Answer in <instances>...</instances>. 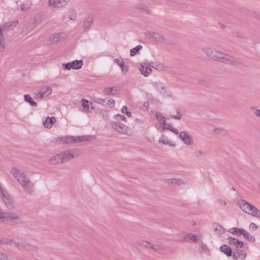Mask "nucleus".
Wrapping results in <instances>:
<instances>
[{
  "label": "nucleus",
  "mask_w": 260,
  "mask_h": 260,
  "mask_svg": "<svg viewBox=\"0 0 260 260\" xmlns=\"http://www.w3.org/2000/svg\"><path fill=\"white\" fill-rule=\"evenodd\" d=\"M49 162L52 165H56L63 163V160H62L61 153L51 157L49 159Z\"/></svg>",
  "instance_id": "a211bd4d"
},
{
  "label": "nucleus",
  "mask_w": 260,
  "mask_h": 260,
  "mask_svg": "<svg viewBox=\"0 0 260 260\" xmlns=\"http://www.w3.org/2000/svg\"><path fill=\"white\" fill-rule=\"evenodd\" d=\"M243 236L245 239L248 241L253 242L255 240V238L245 230L244 231Z\"/></svg>",
  "instance_id": "c9c22d12"
},
{
  "label": "nucleus",
  "mask_w": 260,
  "mask_h": 260,
  "mask_svg": "<svg viewBox=\"0 0 260 260\" xmlns=\"http://www.w3.org/2000/svg\"><path fill=\"white\" fill-rule=\"evenodd\" d=\"M150 248H151L152 249H153V250L155 251H157L158 250H159L160 249V248L157 246V245H154L153 244H151V246H150Z\"/></svg>",
  "instance_id": "864d4df0"
},
{
  "label": "nucleus",
  "mask_w": 260,
  "mask_h": 260,
  "mask_svg": "<svg viewBox=\"0 0 260 260\" xmlns=\"http://www.w3.org/2000/svg\"><path fill=\"white\" fill-rule=\"evenodd\" d=\"M177 114H178V115H171V117L173 119H177V120L180 119L181 115L180 114V112H177Z\"/></svg>",
  "instance_id": "052dcab7"
},
{
  "label": "nucleus",
  "mask_w": 260,
  "mask_h": 260,
  "mask_svg": "<svg viewBox=\"0 0 260 260\" xmlns=\"http://www.w3.org/2000/svg\"><path fill=\"white\" fill-rule=\"evenodd\" d=\"M206 154V151L201 149L196 150L194 153V156L198 159H201L202 157Z\"/></svg>",
  "instance_id": "f704fd0d"
},
{
  "label": "nucleus",
  "mask_w": 260,
  "mask_h": 260,
  "mask_svg": "<svg viewBox=\"0 0 260 260\" xmlns=\"http://www.w3.org/2000/svg\"><path fill=\"white\" fill-rule=\"evenodd\" d=\"M45 96L44 94L39 91V92L38 93H36V98L42 99Z\"/></svg>",
  "instance_id": "680f3d73"
},
{
  "label": "nucleus",
  "mask_w": 260,
  "mask_h": 260,
  "mask_svg": "<svg viewBox=\"0 0 260 260\" xmlns=\"http://www.w3.org/2000/svg\"><path fill=\"white\" fill-rule=\"evenodd\" d=\"M127 109V107L126 106H124L121 109V111L122 113L126 114L128 117H130L132 116V113L129 111H128Z\"/></svg>",
  "instance_id": "c03bdc74"
},
{
  "label": "nucleus",
  "mask_w": 260,
  "mask_h": 260,
  "mask_svg": "<svg viewBox=\"0 0 260 260\" xmlns=\"http://www.w3.org/2000/svg\"><path fill=\"white\" fill-rule=\"evenodd\" d=\"M4 37L3 35L2 34V30L0 27V52H1L4 48V44L3 43Z\"/></svg>",
  "instance_id": "a19ab883"
},
{
  "label": "nucleus",
  "mask_w": 260,
  "mask_h": 260,
  "mask_svg": "<svg viewBox=\"0 0 260 260\" xmlns=\"http://www.w3.org/2000/svg\"><path fill=\"white\" fill-rule=\"evenodd\" d=\"M159 143H162L164 144H169L171 146L174 147L175 146V144L170 143L169 141L165 138L164 135H162L161 137H160L159 140Z\"/></svg>",
  "instance_id": "4c0bfd02"
},
{
  "label": "nucleus",
  "mask_w": 260,
  "mask_h": 260,
  "mask_svg": "<svg viewBox=\"0 0 260 260\" xmlns=\"http://www.w3.org/2000/svg\"><path fill=\"white\" fill-rule=\"evenodd\" d=\"M93 18L91 16L87 17L84 21L83 27L85 30H87L90 28V26L92 23Z\"/></svg>",
  "instance_id": "cd10ccee"
},
{
  "label": "nucleus",
  "mask_w": 260,
  "mask_h": 260,
  "mask_svg": "<svg viewBox=\"0 0 260 260\" xmlns=\"http://www.w3.org/2000/svg\"><path fill=\"white\" fill-rule=\"evenodd\" d=\"M9 242V239L7 238H2L0 240V244H8Z\"/></svg>",
  "instance_id": "6e6d98bb"
},
{
  "label": "nucleus",
  "mask_w": 260,
  "mask_h": 260,
  "mask_svg": "<svg viewBox=\"0 0 260 260\" xmlns=\"http://www.w3.org/2000/svg\"><path fill=\"white\" fill-rule=\"evenodd\" d=\"M83 61L81 60H75L71 62L62 64L63 70H70L71 69L78 70L82 68Z\"/></svg>",
  "instance_id": "39448f33"
},
{
  "label": "nucleus",
  "mask_w": 260,
  "mask_h": 260,
  "mask_svg": "<svg viewBox=\"0 0 260 260\" xmlns=\"http://www.w3.org/2000/svg\"><path fill=\"white\" fill-rule=\"evenodd\" d=\"M141 74L144 75L145 77H147L152 72V69L150 67H148L147 65L144 64L141 65L140 69Z\"/></svg>",
  "instance_id": "aec40b11"
},
{
  "label": "nucleus",
  "mask_w": 260,
  "mask_h": 260,
  "mask_svg": "<svg viewBox=\"0 0 260 260\" xmlns=\"http://www.w3.org/2000/svg\"><path fill=\"white\" fill-rule=\"evenodd\" d=\"M137 9L145 14H150L151 12V10L148 7L143 4L137 5Z\"/></svg>",
  "instance_id": "c85d7f7f"
},
{
  "label": "nucleus",
  "mask_w": 260,
  "mask_h": 260,
  "mask_svg": "<svg viewBox=\"0 0 260 260\" xmlns=\"http://www.w3.org/2000/svg\"><path fill=\"white\" fill-rule=\"evenodd\" d=\"M5 222L12 225H15L21 223L22 220L17 213L6 212L4 220L2 221V222Z\"/></svg>",
  "instance_id": "f03ea898"
},
{
  "label": "nucleus",
  "mask_w": 260,
  "mask_h": 260,
  "mask_svg": "<svg viewBox=\"0 0 260 260\" xmlns=\"http://www.w3.org/2000/svg\"><path fill=\"white\" fill-rule=\"evenodd\" d=\"M93 102L99 104H103V99L95 97L93 99Z\"/></svg>",
  "instance_id": "09e8293b"
},
{
  "label": "nucleus",
  "mask_w": 260,
  "mask_h": 260,
  "mask_svg": "<svg viewBox=\"0 0 260 260\" xmlns=\"http://www.w3.org/2000/svg\"><path fill=\"white\" fill-rule=\"evenodd\" d=\"M212 228L215 232L219 233H223L224 231L222 225L216 222L212 224Z\"/></svg>",
  "instance_id": "72a5a7b5"
},
{
  "label": "nucleus",
  "mask_w": 260,
  "mask_h": 260,
  "mask_svg": "<svg viewBox=\"0 0 260 260\" xmlns=\"http://www.w3.org/2000/svg\"><path fill=\"white\" fill-rule=\"evenodd\" d=\"M145 36L149 39H152L154 40L162 42L165 41L164 36L159 33L148 31L145 32Z\"/></svg>",
  "instance_id": "1a4fd4ad"
},
{
  "label": "nucleus",
  "mask_w": 260,
  "mask_h": 260,
  "mask_svg": "<svg viewBox=\"0 0 260 260\" xmlns=\"http://www.w3.org/2000/svg\"><path fill=\"white\" fill-rule=\"evenodd\" d=\"M224 63L230 64H237L238 63V60L233 56L229 55L224 54L222 52V55L220 56V59L218 60Z\"/></svg>",
  "instance_id": "0eeeda50"
},
{
  "label": "nucleus",
  "mask_w": 260,
  "mask_h": 260,
  "mask_svg": "<svg viewBox=\"0 0 260 260\" xmlns=\"http://www.w3.org/2000/svg\"><path fill=\"white\" fill-rule=\"evenodd\" d=\"M213 131L217 135L225 136L228 134L227 131L221 127L215 128Z\"/></svg>",
  "instance_id": "473e14b6"
},
{
  "label": "nucleus",
  "mask_w": 260,
  "mask_h": 260,
  "mask_svg": "<svg viewBox=\"0 0 260 260\" xmlns=\"http://www.w3.org/2000/svg\"><path fill=\"white\" fill-rule=\"evenodd\" d=\"M156 119L159 121L162 120V122L161 123V125L167 124L166 118L161 114V113L157 112L156 113Z\"/></svg>",
  "instance_id": "ea45409f"
},
{
  "label": "nucleus",
  "mask_w": 260,
  "mask_h": 260,
  "mask_svg": "<svg viewBox=\"0 0 260 260\" xmlns=\"http://www.w3.org/2000/svg\"><path fill=\"white\" fill-rule=\"evenodd\" d=\"M184 240L187 242L192 241L193 242L197 243L199 242L200 240L198 238L197 235L190 233L184 237Z\"/></svg>",
  "instance_id": "b1692460"
},
{
  "label": "nucleus",
  "mask_w": 260,
  "mask_h": 260,
  "mask_svg": "<svg viewBox=\"0 0 260 260\" xmlns=\"http://www.w3.org/2000/svg\"><path fill=\"white\" fill-rule=\"evenodd\" d=\"M161 128L164 130L168 129L169 131H171V129L172 128L173 126L171 124H167L166 125H161Z\"/></svg>",
  "instance_id": "de8ad7c7"
},
{
  "label": "nucleus",
  "mask_w": 260,
  "mask_h": 260,
  "mask_svg": "<svg viewBox=\"0 0 260 260\" xmlns=\"http://www.w3.org/2000/svg\"><path fill=\"white\" fill-rule=\"evenodd\" d=\"M168 185L170 186H179L186 184L187 182L180 178H173L168 180Z\"/></svg>",
  "instance_id": "f3484780"
},
{
  "label": "nucleus",
  "mask_w": 260,
  "mask_h": 260,
  "mask_svg": "<svg viewBox=\"0 0 260 260\" xmlns=\"http://www.w3.org/2000/svg\"><path fill=\"white\" fill-rule=\"evenodd\" d=\"M61 155L63 162H66L75 157V152L73 150H69L61 152Z\"/></svg>",
  "instance_id": "f8f14e48"
},
{
  "label": "nucleus",
  "mask_w": 260,
  "mask_h": 260,
  "mask_svg": "<svg viewBox=\"0 0 260 260\" xmlns=\"http://www.w3.org/2000/svg\"><path fill=\"white\" fill-rule=\"evenodd\" d=\"M179 138L184 144L187 145H192L193 140L189 134L186 131H182L179 134Z\"/></svg>",
  "instance_id": "9b49d317"
},
{
  "label": "nucleus",
  "mask_w": 260,
  "mask_h": 260,
  "mask_svg": "<svg viewBox=\"0 0 260 260\" xmlns=\"http://www.w3.org/2000/svg\"><path fill=\"white\" fill-rule=\"evenodd\" d=\"M6 212H3L2 209L0 208V222H2L4 220V217Z\"/></svg>",
  "instance_id": "5fc2aeb1"
},
{
  "label": "nucleus",
  "mask_w": 260,
  "mask_h": 260,
  "mask_svg": "<svg viewBox=\"0 0 260 260\" xmlns=\"http://www.w3.org/2000/svg\"><path fill=\"white\" fill-rule=\"evenodd\" d=\"M220 251L226 254L228 256H233V252L232 248L226 245H223L220 247Z\"/></svg>",
  "instance_id": "4be33fe9"
},
{
  "label": "nucleus",
  "mask_w": 260,
  "mask_h": 260,
  "mask_svg": "<svg viewBox=\"0 0 260 260\" xmlns=\"http://www.w3.org/2000/svg\"><path fill=\"white\" fill-rule=\"evenodd\" d=\"M20 184L23 187L25 192H27L30 194H32L34 191V184L29 178L21 181Z\"/></svg>",
  "instance_id": "6e6552de"
},
{
  "label": "nucleus",
  "mask_w": 260,
  "mask_h": 260,
  "mask_svg": "<svg viewBox=\"0 0 260 260\" xmlns=\"http://www.w3.org/2000/svg\"><path fill=\"white\" fill-rule=\"evenodd\" d=\"M11 173L19 184L28 178L22 171L15 167L12 168Z\"/></svg>",
  "instance_id": "423d86ee"
},
{
  "label": "nucleus",
  "mask_w": 260,
  "mask_h": 260,
  "mask_svg": "<svg viewBox=\"0 0 260 260\" xmlns=\"http://www.w3.org/2000/svg\"><path fill=\"white\" fill-rule=\"evenodd\" d=\"M18 23V21H10L6 23L3 26V30H11Z\"/></svg>",
  "instance_id": "bb28decb"
},
{
  "label": "nucleus",
  "mask_w": 260,
  "mask_h": 260,
  "mask_svg": "<svg viewBox=\"0 0 260 260\" xmlns=\"http://www.w3.org/2000/svg\"><path fill=\"white\" fill-rule=\"evenodd\" d=\"M258 229V226L253 222H252L249 225V229L251 230L256 231Z\"/></svg>",
  "instance_id": "8fccbe9b"
},
{
  "label": "nucleus",
  "mask_w": 260,
  "mask_h": 260,
  "mask_svg": "<svg viewBox=\"0 0 260 260\" xmlns=\"http://www.w3.org/2000/svg\"><path fill=\"white\" fill-rule=\"evenodd\" d=\"M40 91L45 96L50 95L52 92L51 87L48 86H43L41 88Z\"/></svg>",
  "instance_id": "7c9ffc66"
},
{
  "label": "nucleus",
  "mask_w": 260,
  "mask_h": 260,
  "mask_svg": "<svg viewBox=\"0 0 260 260\" xmlns=\"http://www.w3.org/2000/svg\"><path fill=\"white\" fill-rule=\"evenodd\" d=\"M30 7V5L28 4H23L21 5V10L23 11L27 10Z\"/></svg>",
  "instance_id": "3c124183"
},
{
  "label": "nucleus",
  "mask_w": 260,
  "mask_h": 260,
  "mask_svg": "<svg viewBox=\"0 0 260 260\" xmlns=\"http://www.w3.org/2000/svg\"><path fill=\"white\" fill-rule=\"evenodd\" d=\"M145 64L147 65L148 67H151L153 68H155L157 69V68L155 67L154 62H145Z\"/></svg>",
  "instance_id": "4d7b16f0"
},
{
  "label": "nucleus",
  "mask_w": 260,
  "mask_h": 260,
  "mask_svg": "<svg viewBox=\"0 0 260 260\" xmlns=\"http://www.w3.org/2000/svg\"><path fill=\"white\" fill-rule=\"evenodd\" d=\"M15 245L17 247H19L27 251H36L38 249V248L36 246L26 243L20 242H15Z\"/></svg>",
  "instance_id": "9d476101"
},
{
  "label": "nucleus",
  "mask_w": 260,
  "mask_h": 260,
  "mask_svg": "<svg viewBox=\"0 0 260 260\" xmlns=\"http://www.w3.org/2000/svg\"><path fill=\"white\" fill-rule=\"evenodd\" d=\"M70 0H49L48 4L52 7H61L67 5Z\"/></svg>",
  "instance_id": "4468645a"
},
{
  "label": "nucleus",
  "mask_w": 260,
  "mask_h": 260,
  "mask_svg": "<svg viewBox=\"0 0 260 260\" xmlns=\"http://www.w3.org/2000/svg\"><path fill=\"white\" fill-rule=\"evenodd\" d=\"M199 83L204 85V86H207L208 85V83L206 81H204V80H199Z\"/></svg>",
  "instance_id": "0e129e2a"
},
{
  "label": "nucleus",
  "mask_w": 260,
  "mask_h": 260,
  "mask_svg": "<svg viewBox=\"0 0 260 260\" xmlns=\"http://www.w3.org/2000/svg\"><path fill=\"white\" fill-rule=\"evenodd\" d=\"M245 230L243 229H239L237 230V233H236V235L237 236L243 235L244 232Z\"/></svg>",
  "instance_id": "603ef678"
},
{
  "label": "nucleus",
  "mask_w": 260,
  "mask_h": 260,
  "mask_svg": "<svg viewBox=\"0 0 260 260\" xmlns=\"http://www.w3.org/2000/svg\"><path fill=\"white\" fill-rule=\"evenodd\" d=\"M56 121V119L54 117H48L46 120L44 121L43 124L46 128H51L52 125Z\"/></svg>",
  "instance_id": "a878e982"
},
{
  "label": "nucleus",
  "mask_w": 260,
  "mask_h": 260,
  "mask_svg": "<svg viewBox=\"0 0 260 260\" xmlns=\"http://www.w3.org/2000/svg\"><path fill=\"white\" fill-rule=\"evenodd\" d=\"M203 51L211 59L218 61L222 52L212 47L203 48Z\"/></svg>",
  "instance_id": "7ed1b4c3"
},
{
  "label": "nucleus",
  "mask_w": 260,
  "mask_h": 260,
  "mask_svg": "<svg viewBox=\"0 0 260 260\" xmlns=\"http://www.w3.org/2000/svg\"><path fill=\"white\" fill-rule=\"evenodd\" d=\"M238 230V228L235 227L230 229L229 230V232L231 233L232 234H236V233H237V230Z\"/></svg>",
  "instance_id": "bf43d9fd"
},
{
  "label": "nucleus",
  "mask_w": 260,
  "mask_h": 260,
  "mask_svg": "<svg viewBox=\"0 0 260 260\" xmlns=\"http://www.w3.org/2000/svg\"><path fill=\"white\" fill-rule=\"evenodd\" d=\"M93 136H77L74 137V143L78 142L90 141L92 139Z\"/></svg>",
  "instance_id": "5701e85b"
},
{
  "label": "nucleus",
  "mask_w": 260,
  "mask_h": 260,
  "mask_svg": "<svg viewBox=\"0 0 260 260\" xmlns=\"http://www.w3.org/2000/svg\"><path fill=\"white\" fill-rule=\"evenodd\" d=\"M118 92L116 87H107L103 89V93L106 95H115Z\"/></svg>",
  "instance_id": "412c9836"
},
{
  "label": "nucleus",
  "mask_w": 260,
  "mask_h": 260,
  "mask_svg": "<svg viewBox=\"0 0 260 260\" xmlns=\"http://www.w3.org/2000/svg\"><path fill=\"white\" fill-rule=\"evenodd\" d=\"M201 248L204 251H206L207 250V249H208L207 246H206V245L205 244H203V243L202 244V245L201 246Z\"/></svg>",
  "instance_id": "338daca9"
},
{
  "label": "nucleus",
  "mask_w": 260,
  "mask_h": 260,
  "mask_svg": "<svg viewBox=\"0 0 260 260\" xmlns=\"http://www.w3.org/2000/svg\"><path fill=\"white\" fill-rule=\"evenodd\" d=\"M63 35H64L63 33L59 32L55 34L51 38L50 40L52 43H57L59 41L61 38H63Z\"/></svg>",
  "instance_id": "c756f323"
},
{
  "label": "nucleus",
  "mask_w": 260,
  "mask_h": 260,
  "mask_svg": "<svg viewBox=\"0 0 260 260\" xmlns=\"http://www.w3.org/2000/svg\"><path fill=\"white\" fill-rule=\"evenodd\" d=\"M142 48V46L141 45H139L137 46L136 47L133 48L131 49L130 51V55L131 56H134L136 54H137L139 51Z\"/></svg>",
  "instance_id": "e433bc0d"
},
{
  "label": "nucleus",
  "mask_w": 260,
  "mask_h": 260,
  "mask_svg": "<svg viewBox=\"0 0 260 260\" xmlns=\"http://www.w3.org/2000/svg\"><path fill=\"white\" fill-rule=\"evenodd\" d=\"M228 240L230 244L234 245L237 248H243L245 246L243 242L237 239L229 237Z\"/></svg>",
  "instance_id": "6ab92c4d"
},
{
  "label": "nucleus",
  "mask_w": 260,
  "mask_h": 260,
  "mask_svg": "<svg viewBox=\"0 0 260 260\" xmlns=\"http://www.w3.org/2000/svg\"><path fill=\"white\" fill-rule=\"evenodd\" d=\"M139 244L142 245L146 248H150L151 243L145 241H141L139 242Z\"/></svg>",
  "instance_id": "a18cd8bd"
},
{
  "label": "nucleus",
  "mask_w": 260,
  "mask_h": 260,
  "mask_svg": "<svg viewBox=\"0 0 260 260\" xmlns=\"http://www.w3.org/2000/svg\"><path fill=\"white\" fill-rule=\"evenodd\" d=\"M1 197L9 210H12L14 208V203L9 195H6L4 192H2Z\"/></svg>",
  "instance_id": "ddd939ff"
},
{
  "label": "nucleus",
  "mask_w": 260,
  "mask_h": 260,
  "mask_svg": "<svg viewBox=\"0 0 260 260\" xmlns=\"http://www.w3.org/2000/svg\"><path fill=\"white\" fill-rule=\"evenodd\" d=\"M69 18L71 20H74L76 18V13L75 12V11L72 10L70 12L69 14Z\"/></svg>",
  "instance_id": "49530a36"
},
{
  "label": "nucleus",
  "mask_w": 260,
  "mask_h": 260,
  "mask_svg": "<svg viewBox=\"0 0 260 260\" xmlns=\"http://www.w3.org/2000/svg\"><path fill=\"white\" fill-rule=\"evenodd\" d=\"M170 131L172 132L173 133L176 135L179 134V131H178V129L174 127H172Z\"/></svg>",
  "instance_id": "69168bd1"
},
{
  "label": "nucleus",
  "mask_w": 260,
  "mask_h": 260,
  "mask_svg": "<svg viewBox=\"0 0 260 260\" xmlns=\"http://www.w3.org/2000/svg\"><path fill=\"white\" fill-rule=\"evenodd\" d=\"M250 109L253 111L254 115L257 117L260 118V109H257L255 107H251Z\"/></svg>",
  "instance_id": "37998d69"
},
{
  "label": "nucleus",
  "mask_w": 260,
  "mask_h": 260,
  "mask_svg": "<svg viewBox=\"0 0 260 260\" xmlns=\"http://www.w3.org/2000/svg\"><path fill=\"white\" fill-rule=\"evenodd\" d=\"M81 104L84 108L87 109L89 112H91V110H89V108L90 105H92V103L89 102L86 99H83L81 100Z\"/></svg>",
  "instance_id": "58836bf2"
},
{
  "label": "nucleus",
  "mask_w": 260,
  "mask_h": 260,
  "mask_svg": "<svg viewBox=\"0 0 260 260\" xmlns=\"http://www.w3.org/2000/svg\"><path fill=\"white\" fill-rule=\"evenodd\" d=\"M115 105V101L113 99H110L106 103L105 107H108L110 108H113Z\"/></svg>",
  "instance_id": "79ce46f5"
},
{
  "label": "nucleus",
  "mask_w": 260,
  "mask_h": 260,
  "mask_svg": "<svg viewBox=\"0 0 260 260\" xmlns=\"http://www.w3.org/2000/svg\"><path fill=\"white\" fill-rule=\"evenodd\" d=\"M24 101L25 102L28 103L31 106L37 107L38 104L37 103L34 101L32 98L30 96L29 94H25L24 95Z\"/></svg>",
  "instance_id": "2f4dec72"
},
{
  "label": "nucleus",
  "mask_w": 260,
  "mask_h": 260,
  "mask_svg": "<svg viewBox=\"0 0 260 260\" xmlns=\"http://www.w3.org/2000/svg\"><path fill=\"white\" fill-rule=\"evenodd\" d=\"M218 202L219 204H220L221 205H226V202L221 199H218Z\"/></svg>",
  "instance_id": "774afa93"
},
{
  "label": "nucleus",
  "mask_w": 260,
  "mask_h": 260,
  "mask_svg": "<svg viewBox=\"0 0 260 260\" xmlns=\"http://www.w3.org/2000/svg\"><path fill=\"white\" fill-rule=\"evenodd\" d=\"M246 254L242 250L237 249L233 252V258L235 260H244Z\"/></svg>",
  "instance_id": "dca6fc26"
},
{
  "label": "nucleus",
  "mask_w": 260,
  "mask_h": 260,
  "mask_svg": "<svg viewBox=\"0 0 260 260\" xmlns=\"http://www.w3.org/2000/svg\"><path fill=\"white\" fill-rule=\"evenodd\" d=\"M0 260H8V256L4 253L0 252Z\"/></svg>",
  "instance_id": "13d9d810"
},
{
  "label": "nucleus",
  "mask_w": 260,
  "mask_h": 260,
  "mask_svg": "<svg viewBox=\"0 0 260 260\" xmlns=\"http://www.w3.org/2000/svg\"><path fill=\"white\" fill-rule=\"evenodd\" d=\"M238 204L242 211L257 218H260V211L253 205L243 199L238 201Z\"/></svg>",
  "instance_id": "f257e3e1"
},
{
  "label": "nucleus",
  "mask_w": 260,
  "mask_h": 260,
  "mask_svg": "<svg viewBox=\"0 0 260 260\" xmlns=\"http://www.w3.org/2000/svg\"><path fill=\"white\" fill-rule=\"evenodd\" d=\"M114 62L120 67L122 72L126 73L128 71V66L125 65L123 61L120 60L118 58H116L114 60Z\"/></svg>",
  "instance_id": "393cba45"
},
{
  "label": "nucleus",
  "mask_w": 260,
  "mask_h": 260,
  "mask_svg": "<svg viewBox=\"0 0 260 260\" xmlns=\"http://www.w3.org/2000/svg\"><path fill=\"white\" fill-rule=\"evenodd\" d=\"M74 140V136H66L62 137L60 138H57L55 140L57 143H66V144H73Z\"/></svg>",
  "instance_id": "2eb2a0df"
},
{
  "label": "nucleus",
  "mask_w": 260,
  "mask_h": 260,
  "mask_svg": "<svg viewBox=\"0 0 260 260\" xmlns=\"http://www.w3.org/2000/svg\"><path fill=\"white\" fill-rule=\"evenodd\" d=\"M111 126L113 128L117 131L118 133L123 135H131L132 132L131 128L119 122H112Z\"/></svg>",
  "instance_id": "20e7f679"
},
{
  "label": "nucleus",
  "mask_w": 260,
  "mask_h": 260,
  "mask_svg": "<svg viewBox=\"0 0 260 260\" xmlns=\"http://www.w3.org/2000/svg\"><path fill=\"white\" fill-rule=\"evenodd\" d=\"M115 117H119L120 119H121V120H122L123 121H126V118L123 115H122L121 114H118L115 115Z\"/></svg>",
  "instance_id": "e2e57ef3"
}]
</instances>
